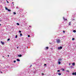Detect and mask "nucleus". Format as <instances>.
Returning <instances> with one entry per match:
<instances>
[{"label":"nucleus","mask_w":76,"mask_h":76,"mask_svg":"<svg viewBox=\"0 0 76 76\" xmlns=\"http://www.w3.org/2000/svg\"><path fill=\"white\" fill-rule=\"evenodd\" d=\"M44 75V74H43V73H42V75Z\"/></svg>","instance_id":"f704fd0d"},{"label":"nucleus","mask_w":76,"mask_h":76,"mask_svg":"<svg viewBox=\"0 0 76 76\" xmlns=\"http://www.w3.org/2000/svg\"><path fill=\"white\" fill-rule=\"evenodd\" d=\"M49 44H52V43H49Z\"/></svg>","instance_id":"473e14b6"},{"label":"nucleus","mask_w":76,"mask_h":76,"mask_svg":"<svg viewBox=\"0 0 76 76\" xmlns=\"http://www.w3.org/2000/svg\"><path fill=\"white\" fill-rule=\"evenodd\" d=\"M56 42L58 44H59V43H60L61 42V40H60V39H58L56 40Z\"/></svg>","instance_id":"f257e3e1"},{"label":"nucleus","mask_w":76,"mask_h":76,"mask_svg":"<svg viewBox=\"0 0 76 76\" xmlns=\"http://www.w3.org/2000/svg\"><path fill=\"white\" fill-rule=\"evenodd\" d=\"M62 71H64V69H62Z\"/></svg>","instance_id":"cd10ccee"},{"label":"nucleus","mask_w":76,"mask_h":76,"mask_svg":"<svg viewBox=\"0 0 76 76\" xmlns=\"http://www.w3.org/2000/svg\"><path fill=\"white\" fill-rule=\"evenodd\" d=\"M44 65H45V66H46V65H47V64H44Z\"/></svg>","instance_id":"7c9ffc66"},{"label":"nucleus","mask_w":76,"mask_h":76,"mask_svg":"<svg viewBox=\"0 0 76 76\" xmlns=\"http://www.w3.org/2000/svg\"><path fill=\"white\" fill-rule=\"evenodd\" d=\"M69 25H71V22H69Z\"/></svg>","instance_id":"9b49d317"},{"label":"nucleus","mask_w":76,"mask_h":76,"mask_svg":"<svg viewBox=\"0 0 76 76\" xmlns=\"http://www.w3.org/2000/svg\"><path fill=\"white\" fill-rule=\"evenodd\" d=\"M72 41H74V40H75V38H72Z\"/></svg>","instance_id":"f8f14e48"},{"label":"nucleus","mask_w":76,"mask_h":76,"mask_svg":"<svg viewBox=\"0 0 76 76\" xmlns=\"http://www.w3.org/2000/svg\"><path fill=\"white\" fill-rule=\"evenodd\" d=\"M17 25H19V23H17Z\"/></svg>","instance_id":"412c9836"},{"label":"nucleus","mask_w":76,"mask_h":76,"mask_svg":"<svg viewBox=\"0 0 76 76\" xmlns=\"http://www.w3.org/2000/svg\"><path fill=\"white\" fill-rule=\"evenodd\" d=\"M16 61H15H15H14V62L15 63H16Z\"/></svg>","instance_id":"5701e85b"},{"label":"nucleus","mask_w":76,"mask_h":76,"mask_svg":"<svg viewBox=\"0 0 76 76\" xmlns=\"http://www.w3.org/2000/svg\"><path fill=\"white\" fill-rule=\"evenodd\" d=\"M5 8L6 10H8V9H7V7H5Z\"/></svg>","instance_id":"4468645a"},{"label":"nucleus","mask_w":76,"mask_h":76,"mask_svg":"<svg viewBox=\"0 0 76 76\" xmlns=\"http://www.w3.org/2000/svg\"><path fill=\"white\" fill-rule=\"evenodd\" d=\"M1 25L0 24V26H1Z\"/></svg>","instance_id":"ea45409f"},{"label":"nucleus","mask_w":76,"mask_h":76,"mask_svg":"<svg viewBox=\"0 0 76 76\" xmlns=\"http://www.w3.org/2000/svg\"><path fill=\"white\" fill-rule=\"evenodd\" d=\"M70 64H70V63H69V66H70Z\"/></svg>","instance_id":"4c0bfd02"},{"label":"nucleus","mask_w":76,"mask_h":76,"mask_svg":"<svg viewBox=\"0 0 76 76\" xmlns=\"http://www.w3.org/2000/svg\"><path fill=\"white\" fill-rule=\"evenodd\" d=\"M46 49H48V47H46Z\"/></svg>","instance_id":"aec40b11"},{"label":"nucleus","mask_w":76,"mask_h":76,"mask_svg":"<svg viewBox=\"0 0 76 76\" xmlns=\"http://www.w3.org/2000/svg\"><path fill=\"white\" fill-rule=\"evenodd\" d=\"M12 4H13V5H14V4L13 3V2H12Z\"/></svg>","instance_id":"2f4dec72"},{"label":"nucleus","mask_w":76,"mask_h":76,"mask_svg":"<svg viewBox=\"0 0 76 76\" xmlns=\"http://www.w3.org/2000/svg\"><path fill=\"white\" fill-rule=\"evenodd\" d=\"M63 48V47L61 46L60 47H58V50H61V49H62Z\"/></svg>","instance_id":"f03ea898"},{"label":"nucleus","mask_w":76,"mask_h":76,"mask_svg":"<svg viewBox=\"0 0 76 76\" xmlns=\"http://www.w3.org/2000/svg\"><path fill=\"white\" fill-rule=\"evenodd\" d=\"M20 36H22V33L20 34Z\"/></svg>","instance_id":"bb28decb"},{"label":"nucleus","mask_w":76,"mask_h":76,"mask_svg":"<svg viewBox=\"0 0 76 76\" xmlns=\"http://www.w3.org/2000/svg\"><path fill=\"white\" fill-rule=\"evenodd\" d=\"M63 19H64V20L65 19L64 17H63Z\"/></svg>","instance_id":"72a5a7b5"},{"label":"nucleus","mask_w":76,"mask_h":76,"mask_svg":"<svg viewBox=\"0 0 76 76\" xmlns=\"http://www.w3.org/2000/svg\"><path fill=\"white\" fill-rule=\"evenodd\" d=\"M28 37H30V35H28Z\"/></svg>","instance_id":"a878e982"},{"label":"nucleus","mask_w":76,"mask_h":76,"mask_svg":"<svg viewBox=\"0 0 76 76\" xmlns=\"http://www.w3.org/2000/svg\"><path fill=\"white\" fill-rule=\"evenodd\" d=\"M58 75L60 76V75H61V73H58Z\"/></svg>","instance_id":"6e6552de"},{"label":"nucleus","mask_w":76,"mask_h":76,"mask_svg":"<svg viewBox=\"0 0 76 76\" xmlns=\"http://www.w3.org/2000/svg\"><path fill=\"white\" fill-rule=\"evenodd\" d=\"M31 66H32V65H31Z\"/></svg>","instance_id":"79ce46f5"},{"label":"nucleus","mask_w":76,"mask_h":76,"mask_svg":"<svg viewBox=\"0 0 76 76\" xmlns=\"http://www.w3.org/2000/svg\"><path fill=\"white\" fill-rule=\"evenodd\" d=\"M72 65L73 66H74L75 65V62H74L72 63Z\"/></svg>","instance_id":"423d86ee"},{"label":"nucleus","mask_w":76,"mask_h":76,"mask_svg":"<svg viewBox=\"0 0 76 76\" xmlns=\"http://www.w3.org/2000/svg\"><path fill=\"white\" fill-rule=\"evenodd\" d=\"M21 10V11H23V10Z\"/></svg>","instance_id":"c9c22d12"},{"label":"nucleus","mask_w":76,"mask_h":76,"mask_svg":"<svg viewBox=\"0 0 76 76\" xmlns=\"http://www.w3.org/2000/svg\"><path fill=\"white\" fill-rule=\"evenodd\" d=\"M7 10L8 11V12H10L11 11V10L8 9V10Z\"/></svg>","instance_id":"1a4fd4ad"},{"label":"nucleus","mask_w":76,"mask_h":76,"mask_svg":"<svg viewBox=\"0 0 76 76\" xmlns=\"http://www.w3.org/2000/svg\"><path fill=\"white\" fill-rule=\"evenodd\" d=\"M1 72V73H2V72Z\"/></svg>","instance_id":"37998d69"},{"label":"nucleus","mask_w":76,"mask_h":76,"mask_svg":"<svg viewBox=\"0 0 76 76\" xmlns=\"http://www.w3.org/2000/svg\"><path fill=\"white\" fill-rule=\"evenodd\" d=\"M62 59L61 58L59 59L58 60V61H61Z\"/></svg>","instance_id":"9d476101"},{"label":"nucleus","mask_w":76,"mask_h":76,"mask_svg":"<svg viewBox=\"0 0 76 76\" xmlns=\"http://www.w3.org/2000/svg\"><path fill=\"white\" fill-rule=\"evenodd\" d=\"M1 44H2V45H4V42H3L1 41Z\"/></svg>","instance_id":"39448f33"},{"label":"nucleus","mask_w":76,"mask_h":76,"mask_svg":"<svg viewBox=\"0 0 76 76\" xmlns=\"http://www.w3.org/2000/svg\"><path fill=\"white\" fill-rule=\"evenodd\" d=\"M2 57H4V56H3Z\"/></svg>","instance_id":"a19ab883"},{"label":"nucleus","mask_w":76,"mask_h":76,"mask_svg":"<svg viewBox=\"0 0 76 76\" xmlns=\"http://www.w3.org/2000/svg\"><path fill=\"white\" fill-rule=\"evenodd\" d=\"M18 37V36L16 35L15 36V38H17Z\"/></svg>","instance_id":"a211bd4d"},{"label":"nucleus","mask_w":76,"mask_h":76,"mask_svg":"<svg viewBox=\"0 0 76 76\" xmlns=\"http://www.w3.org/2000/svg\"><path fill=\"white\" fill-rule=\"evenodd\" d=\"M6 1H7V3H9V1H7V0H6Z\"/></svg>","instance_id":"f3484780"},{"label":"nucleus","mask_w":76,"mask_h":76,"mask_svg":"<svg viewBox=\"0 0 76 76\" xmlns=\"http://www.w3.org/2000/svg\"><path fill=\"white\" fill-rule=\"evenodd\" d=\"M17 61H20V59H17Z\"/></svg>","instance_id":"0eeeda50"},{"label":"nucleus","mask_w":76,"mask_h":76,"mask_svg":"<svg viewBox=\"0 0 76 76\" xmlns=\"http://www.w3.org/2000/svg\"><path fill=\"white\" fill-rule=\"evenodd\" d=\"M67 72H69V70H66Z\"/></svg>","instance_id":"c85d7f7f"},{"label":"nucleus","mask_w":76,"mask_h":76,"mask_svg":"<svg viewBox=\"0 0 76 76\" xmlns=\"http://www.w3.org/2000/svg\"><path fill=\"white\" fill-rule=\"evenodd\" d=\"M29 26V27H31V26Z\"/></svg>","instance_id":"58836bf2"},{"label":"nucleus","mask_w":76,"mask_h":76,"mask_svg":"<svg viewBox=\"0 0 76 76\" xmlns=\"http://www.w3.org/2000/svg\"><path fill=\"white\" fill-rule=\"evenodd\" d=\"M72 75H76V72H75V73H73L72 74Z\"/></svg>","instance_id":"7ed1b4c3"},{"label":"nucleus","mask_w":76,"mask_h":76,"mask_svg":"<svg viewBox=\"0 0 76 76\" xmlns=\"http://www.w3.org/2000/svg\"><path fill=\"white\" fill-rule=\"evenodd\" d=\"M18 57H22V55H18Z\"/></svg>","instance_id":"20e7f679"},{"label":"nucleus","mask_w":76,"mask_h":76,"mask_svg":"<svg viewBox=\"0 0 76 76\" xmlns=\"http://www.w3.org/2000/svg\"><path fill=\"white\" fill-rule=\"evenodd\" d=\"M8 57H9V55H8Z\"/></svg>","instance_id":"e433bc0d"},{"label":"nucleus","mask_w":76,"mask_h":76,"mask_svg":"<svg viewBox=\"0 0 76 76\" xmlns=\"http://www.w3.org/2000/svg\"><path fill=\"white\" fill-rule=\"evenodd\" d=\"M17 48H18V47H17Z\"/></svg>","instance_id":"c03bdc74"},{"label":"nucleus","mask_w":76,"mask_h":76,"mask_svg":"<svg viewBox=\"0 0 76 76\" xmlns=\"http://www.w3.org/2000/svg\"><path fill=\"white\" fill-rule=\"evenodd\" d=\"M64 21H66V20H67V19H64Z\"/></svg>","instance_id":"b1692460"},{"label":"nucleus","mask_w":76,"mask_h":76,"mask_svg":"<svg viewBox=\"0 0 76 76\" xmlns=\"http://www.w3.org/2000/svg\"><path fill=\"white\" fill-rule=\"evenodd\" d=\"M60 63H61L59 61L58 62V64H60Z\"/></svg>","instance_id":"dca6fc26"},{"label":"nucleus","mask_w":76,"mask_h":76,"mask_svg":"<svg viewBox=\"0 0 76 76\" xmlns=\"http://www.w3.org/2000/svg\"><path fill=\"white\" fill-rule=\"evenodd\" d=\"M13 13L14 15H16V13L15 12H13Z\"/></svg>","instance_id":"2eb2a0df"},{"label":"nucleus","mask_w":76,"mask_h":76,"mask_svg":"<svg viewBox=\"0 0 76 76\" xmlns=\"http://www.w3.org/2000/svg\"><path fill=\"white\" fill-rule=\"evenodd\" d=\"M73 32H76V31L75 30H74L73 31Z\"/></svg>","instance_id":"ddd939ff"},{"label":"nucleus","mask_w":76,"mask_h":76,"mask_svg":"<svg viewBox=\"0 0 76 76\" xmlns=\"http://www.w3.org/2000/svg\"><path fill=\"white\" fill-rule=\"evenodd\" d=\"M10 39H7V41H9Z\"/></svg>","instance_id":"c756f323"},{"label":"nucleus","mask_w":76,"mask_h":76,"mask_svg":"<svg viewBox=\"0 0 76 76\" xmlns=\"http://www.w3.org/2000/svg\"><path fill=\"white\" fill-rule=\"evenodd\" d=\"M60 72V70H58L57 71V72Z\"/></svg>","instance_id":"4be33fe9"},{"label":"nucleus","mask_w":76,"mask_h":76,"mask_svg":"<svg viewBox=\"0 0 76 76\" xmlns=\"http://www.w3.org/2000/svg\"><path fill=\"white\" fill-rule=\"evenodd\" d=\"M63 32H64V34H65V31H63Z\"/></svg>","instance_id":"6ab92c4d"},{"label":"nucleus","mask_w":76,"mask_h":76,"mask_svg":"<svg viewBox=\"0 0 76 76\" xmlns=\"http://www.w3.org/2000/svg\"><path fill=\"white\" fill-rule=\"evenodd\" d=\"M19 32L20 33H21V31H20H20H19Z\"/></svg>","instance_id":"393cba45"}]
</instances>
